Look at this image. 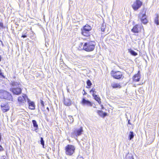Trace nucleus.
Returning <instances> with one entry per match:
<instances>
[{
  "mask_svg": "<svg viewBox=\"0 0 159 159\" xmlns=\"http://www.w3.org/2000/svg\"><path fill=\"white\" fill-rule=\"evenodd\" d=\"M40 104L41 106V109L42 111H44L45 110V109L44 107V104L43 102L40 100Z\"/></svg>",
  "mask_w": 159,
  "mask_h": 159,
  "instance_id": "23",
  "label": "nucleus"
},
{
  "mask_svg": "<svg viewBox=\"0 0 159 159\" xmlns=\"http://www.w3.org/2000/svg\"><path fill=\"white\" fill-rule=\"evenodd\" d=\"M26 37H27L26 35H23L21 36V37H23V38Z\"/></svg>",
  "mask_w": 159,
  "mask_h": 159,
  "instance_id": "36",
  "label": "nucleus"
},
{
  "mask_svg": "<svg viewBox=\"0 0 159 159\" xmlns=\"http://www.w3.org/2000/svg\"><path fill=\"white\" fill-rule=\"evenodd\" d=\"M87 85L89 87H90L92 85V83L91 81L89 80H88L87 81Z\"/></svg>",
  "mask_w": 159,
  "mask_h": 159,
  "instance_id": "29",
  "label": "nucleus"
},
{
  "mask_svg": "<svg viewBox=\"0 0 159 159\" xmlns=\"http://www.w3.org/2000/svg\"><path fill=\"white\" fill-rule=\"evenodd\" d=\"M4 150V149L2 147L1 145H0V152L3 151Z\"/></svg>",
  "mask_w": 159,
  "mask_h": 159,
  "instance_id": "34",
  "label": "nucleus"
},
{
  "mask_svg": "<svg viewBox=\"0 0 159 159\" xmlns=\"http://www.w3.org/2000/svg\"><path fill=\"white\" fill-rule=\"evenodd\" d=\"M70 118V122H73V119L72 116H69Z\"/></svg>",
  "mask_w": 159,
  "mask_h": 159,
  "instance_id": "33",
  "label": "nucleus"
},
{
  "mask_svg": "<svg viewBox=\"0 0 159 159\" xmlns=\"http://www.w3.org/2000/svg\"><path fill=\"white\" fill-rule=\"evenodd\" d=\"M46 109H48V111L49 110L48 107H46Z\"/></svg>",
  "mask_w": 159,
  "mask_h": 159,
  "instance_id": "40",
  "label": "nucleus"
},
{
  "mask_svg": "<svg viewBox=\"0 0 159 159\" xmlns=\"http://www.w3.org/2000/svg\"><path fill=\"white\" fill-rule=\"evenodd\" d=\"M134 133L132 131H130L129 134L128 139L131 140L134 138Z\"/></svg>",
  "mask_w": 159,
  "mask_h": 159,
  "instance_id": "21",
  "label": "nucleus"
},
{
  "mask_svg": "<svg viewBox=\"0 0 159 159\" xmlns=\"http://www.w3.org/2000/svg\"><path fill=\"white\" fill-rule=\"evenodd\" d=\"M140 78L139 74L138 73L134 76L133 80L134 82H138L139 81Z\"/></svg>",
  "mask_w": 159,
  "mask_h": 159,
  "instance_id": "16",
  "label": "nucleus"
},
{
  "mask_svg": "<svg viewBox=\"0 0 159 159\" xmlns=\"http://www.w3.org/2000/svg\"><path fill=\"white\" fill-rule=\"evenodd\" d=\"M86 57H87V58H88V57H90V58H93V56H92L88 55V56H87Z\"/></svg>",
  "mask_w": 159,
  "mask_h": 159,
  "instance_id": "35",
  "label": "nucleus"
},
{
  "mask_svg": "<svg viewBox=\"0 0 159 159\" xmlns=\"http://www.w3.org/2000/svg\"><path fill=\"white\" fill-rule=\"evenodd\" d=\"M26 99H27L28 98H27V96L25 95L19 97L18 100L19 103L22 104L25 102Z\"/></svg>",
  "mask_w": 159,
  "mask_h": 159,
  "instance_id": "9",
  "label": "nucleus"
},
{
  "mask_svg": "<svg viewBox=\"0 0 159 159\" xmlns=\"http://www.w3.org/2000/svg\"><path fill=\"white\" fill-rule=\"evenodd\" d=\"M129 52L131 55L133 56H135L137 55V53L136 52L131 49H129Z\"/></svg>",
  "mask_w": 159,
  "mask_h": 159,
  "instance_id": "24",
  "label": "nucleus"
},
{
  "mask_svg": "<svg viewBox=\"0 0 159 159\" xmlns=\"http://www.w3.org/2000/svg\"><path fill=\"white\" fill-rule=\"evenodd\" d=\"M142 5V2L139 0H136L134 2L132 7L134 10H137Z\"/></svg>",
  "mask_w": 159,
  "mask_h": 159,
  "instance_id": "7",
  "label": "nucleus"
},
{
  "mask_svg": "<svg viewBox=\"0 0 159 159\" xmlns=\"http://www.w3.org/2000/svg\"><path fill=\"white\" fill-rule=\"evenodd\" d=\"M156 17L154 19V22L157 25H159V16L158 14H156Z\"/></svg>",
  "mask_w": 159,
  "mask_h": 159,
  "instance_id": "20",
  "label": "nucleus"
},
{
  "mask_svg": "<svg viewBox=\"0 0 159 159\" xmlns=\"http://www.w3.org/2000/svg\"><path fill=\"white\" fill-rule=\"evenodd\" d=\"M82 29L89 31L91 30L92 28L90 26L87 24L84 26Z\"/></svg>",
  "mask_w": 159,
  "mask_h": 159,
  "instance_id": "19",
  "label": "nucleus"
},
{
  "mask_svg": "<svg viewBox=\"0 0 159 159\" xmlns=\"http://www.w3.org/2000/svg\"><path fill=\"white\" fill-rule=\"evenodd\" d=\"M75 150V147L71 145H68L65 147L66 153L67 155L71 156L74 152Z\"/></svg>",
  "mask_w": 159,
  "mask_h": 159,
  "instance_id": "5",
  "label": "nucleus"
},
{
  "mask_svg": "<svg viewBox=\"0 0 159 159\" xmlns=\"http://www.w3.org/2000/svg\"><path fill=\"white\" fill-rule=\"evenodd\" d=\"M64 103L65 105L69 106L71 105V102L70 99L67 98L64 99Z\"/></svg>",
  "mask_w": 159,
  "mask_h": 159,
  "instance_id": "17",
  "label": "nucleus"
},
{
  "mask_svg": "<svg viewBox=\"0 0 159 159\" xmlns=\"http://www.w3.org/2000/svg\"><path fill=\"white\" fill-rule=\"evenodd\" d=\"M141 22L145 24L148 23V20L146 18V19H145V20H143L141 21Z\"/></svg>",
  "mask_w": 159,
  "mask_h": 159,
  "instance_id": "31",
  "label": "nucleus"
},
{
  "mask_svg": "<svg viewBox=\"0 0 159 159\" xmlns=\"http://www.w3.org/2000/svg\"><path fill=\"white\" fill-rule=\"evenodd\" d=\"M4 28V26L3 23L2 22V20H0V28Z\"/></svg>",
  "mask_w": 159,
  "mask_h": 159,
  "instance_id": "30",
  "label": "nucleus"
},
{
  "mask_svg": "<svg viewBox=\"0 0 159 159\" xmlns=\"http://www.w3.org/2000/svg\"><path fill=\"white\" fill-rule=\"evenodd\" d=\"M82 103L83 105H86L89 106H92V104L91 103L89 100H86L84 98H83L82 101Z\"/></svg>",
  "mask_w": 159,
  "mask_h": 159,
  "instance_id": "11",
  "label": "nucleus"
},
{
  "mask_svg": "<svg viewBox=\"0 0 159 159\" xmlns=\"http://www.w3.org/2000/svg\"><path fill=\"white\" fill-rule=\"evenodd\" d=\"M0 75H1L2 76H3L2 73L1 71H0Z\"/></svg>",
  "mask_w": 159,
  "mask_h": 159,
  "instance_id": "37",
  "label": "nucleus"
},
{
  "mask_svg": "<svg viewBox=\"0 0 159 159\" xmlns=\"http://www.w3.org/2000/svg\"><path fill=\"white\" fill-rule=\"evenodd\" d=\"M12 87L10 90L14 94L19 95L21 92L20 88V84L17 82H13L11 83Z\"/></svg>",
  "mask_w": 159,
  "mask_h": 159,
  "instance_id": "2",
  "label": "nucleus"
},
{
  "mask_svg": "<svg viewBox=\"0 0 159 159\" xmlns=\"http://www.w3.org/2000/svg\"><path fill=\"white\" fill-rule=\"evenodd\" d=\"M112 76L114 78L117 79H121L123 77V73L120 71H112L111 72Z\"/></svg>",
  "mask_w": 159,
  "mask_h": 159,
  "instance_id": "6",
  "label": "nucleus"
},
{
  "mask_svg": "<svg viewBox=\"0 0 159 159\" xmlns=\"http://www.w3.org/2000/svg\"><path fill=\"white\" fill-rule=\"evenodd\" d=\"M1 56L0 55V62L1 61Z\"/></svg>",
  "mask_w": 159,
  "mask_h": 159,
  "instance_id": "41",
  "label": "nucleus"
},
{
  "mask_svg": "<svg viewBox=\"0 0 159 159\" xmlns=\"http://www.w3.org/2000/svg\"><path fill=\"white\" fill-rule=\"evenodd\" d=\"M1 138H2L1 135V134L0 133V141H1Z\"/></svg>",
  "mask_w": 159,
  "mask_h": 159,
  "instance_id": "39",
  "label": "nucleus"
},
{
  "mask_svg": "<svg viewBox=\"0 0 159 159\" xmlns=\"http://www.w3.org/2000/svg\"><path fill=\"white\" fill-rule=\"evenodd\" d=\"M97 113L98 115L102 118H104L105 116H107V113L103 112V111L102 110H98L97 111Z\"/></svg>",
  "mask_w": 159,
  "mask_h": 159,
  "instance_id": "14",
  "label": "nucleus"
},
{
  "mask_svg": "<svg viewBox=\"0 0 159 159\" xmlns=\"http://www.w3.org/2000/svg\"><path fill=\"white\" fill-rule=\"evenodd\" d=\"M46 106V107H47V106H46V104H45V105H44V106Z\"/></svg>",
  "mask_w": 159,
  "mask_h": 159,
  "instance_id": "42",
  "label": "nucleus"
},
{
  "mask_svg": "<svg viewBox=\"0 0 159 159\" xmlns=\"http://www.w3.org/2000/svg\"><path fill=\"white\" fill-rule=\"evenodd\" d=\"M128 124L129 125H131V123L130 122V120H128Z\"/></svg>",
  "mask_w": 159,
  "mask_h": 159,
  "instance_id": "38",
  "label": "nucleus"
},
{
  "mask_svg": "<svg viewBox=\"0 0 159 159\" xmlns=\"http://www.w3.org/2000/svg\"><path fill=\"white\" fill-rule=\"evenodd\" d=\"M142 28H143L142 25H136L131 30V31L134 33H138L140 32Z\"/></svg>",
  "mask_w": 159,
  "mask_h": 159,
  "instance_id": "8",
  "label": "nucleus"
},
{
  "mask_svg": "<svg viewBox=\"0 0 159 159\" xmlns=\"http://www.w3.org/2000/svg\"><path fill=\"white\" fill-rule=\"evenodd\" d=\"M1 109L3 112H5L9 109V107L7 104H2L1 105Z\"/></svg>",
  "mask_w": 159,
  "mask_h": 159,
  "instance_id": "10",
  "label": "nucleus"
},
{
  "mask_svg": "<svg viewBox=\"0 0 159 159\" xmlns=\"http://www.w3.org/2000/svg\"><path fill=\"white\" fill-rule=\"evenodd\" d=\"M95 89L94 88H93L90 91V92L91 93L92 92H93V94H95V93H96L95 91Z\"/></svg>",
  "mask_w": 159,
  "mask_h": 159,
  "instance_id": "32",
  "label": "nucleus"
},
{
  "mask_svg": "<svg viewBox=\"0 0 159 159\" xmlns=\"http://www.w3.org/2000/svg\"><path fill=\"white\" fill-rule=\"evenodd\" d=\"M81 34L83 35L86 37H88L90 35V33L89 31L85 30L83 29L81 30Z\"/></svg>",
  "mask_w": 159,
  "mask_h": 159,
  "instance_id": "12",
  "label": "nucleus"
},
{
  "mask_svg": "<svg viewBox=\"0 0 159 159\" xmlns=\"http://www.w3.org/2000/svg\"><path fill=\"white\" fill-rule=\"evenodd\" d=\"M0 98L9 101L12 100V97L11 94L3 90L0 91Z\"/></svg>",
  "mask_w": 159,
  "mask_h": 159,
  "instance_id": "4",
  "label": "nucleus"
},
{
  "mask_svg": "<svg viewBox=\"0 0 159 159\" xmlns=\"http://www.w3.org/2000/svg\"><path fill=\"white\" fill-rule=\"evenodd\" d=\"M126 159H134L133 155L131 153H128L126 156Z\"/></svg>",
  "mask_w": 159,
  "mask_h": 159,
  "instance_id": "22",
  "label": "nucleus"
},
{
  "mask_svg": "<svg viewBox=\"0 0 159 159\" xmlns=\"http://www.w3.org/2000/svg\"><path fill=\"white\" fill-rule=\"evenodd\" d=\"M40 144L42 145L43 148H44V142L42 138H40Z\"/></svg>",
  "mask_w": 159,
  "mask_h": 159,
  "instance_id": "28",
  "label": "nucleus"
},
{
  "mask_svg": "<svg viewBox=\"0 0 159 159\" xmlns=\"http://www.w3.org/2000/svg\"><path fill=\"white\" fill-rule=\"evenodd\" d=\"M106 25H104L103 24L102 25L101 27V30L102 32H104L105 31L106 29Z\"/></svg>",
  "mask_w": 159,
  "mask_h": 159,
  "instance_id": "26",
  "label": "nucleus"
},
{
  "mask_svg": "<svg viewBox=\"0 0 159 159\" xmlns=\"http://www.w3.org/2000/svg\"><path fill=\"white\" fill-rule=\"evenodd\" d=\"M27 101L29 104V108L32 110L34 109L35 108V107L34 102H31L28 99H27Z\"/></svg>",
  "mask_w": 159,
  "mask_h": 159,
  "instance_id": "13",
  "label": "nucleus"
},
{
  "mask_svg": "<svg viewBox=\"0 0 159 159\" xmlns=\"http://www.w3.org/2000/svg\"><path fill=\"white\" fill-rule=\"evenodd\" d=\"M111 85L112 87L114 88H117L120 87V85L118 83L113 84H111Z\"/></svg>",
  "mask_w": 159,
  "mask_h": 159,
  "instance_id": "25",
  "label": "nucleus"
},
{
  "mask_svg": "<svg viewBox=\"0 0 159 159\" xmlns=\"http://www.w3.org/2000/svg\"><path fill=\"white\" fill-rule=\"evenodd\" d=\"M32 123L34 126L35 128H37L38 127V125L37 124L36 121L34 120H32Z\"/></svg>",
  "mask_w": 159,
  "mask_h": 159,
  "instance_id": "27",
  "label": "nucleus"
},
{
  "mask_svg": "<svg viewBox=\"0 0 159 159\" xmlns=\"http://www.w3.org/2000/svg\"><path fill=\"white\" fill-rule=\"evenodd\" d=\"M92 95L93 97L94 98V99L96 101H97L99 104H100L101 103L100 98L97 95H95V94H93Z\"/></svg>",
  "mask_w": 159,
  "mask_h": 159,
  "instance_id": "18",
  "label": "nucleus"
},
{
  "mask_svg": "<svg viewBox=\"0 0 159 159\" xmlns=\"http://www.w3.org/2000/svg\"><path fill=\"white\" fill-rule=\"evenodd\" d=\"M147 17V16H146L145 13H140L139 14V19H141V21L143 20H145V19H146Z\"/></svg>",
  "mask_w": 159,
  "mask_h": 159,
  "instance_id": "15",
  "label": "nucleus"
},
{
  "mask_svg": "<svg viewBox=\"0 0 159 159\" xmlns=\"http://www.w3.org/2000/svg\"><path fill=\"white\" fill-rule=\"evenodd\" d=\"M93 42H88L85 43L84 44L83 43H80V47H83L84 50L87 52H90L94 50L95 44Z\"/></svg>",
  "mask_w": 159,
  "mask_h": 159,
  "instance_id": "1",
  "label": "nucleus"
},
{
  "mask_svg": "<svg viewBox=\"0 0 159 159\" xmlns=\"http://www.w3.org/2000/svg\"><path fill=\"white\" fill-rule=\"evenodd\" d=\"M83 132V128L82 127L74 128L73 132L71 133V136L72 138H75L81 135Z\"/></svg>",
  "mask_w": 159,
  "mask_h": 159,
  "instance_id": "3",
  "label": "nucleus"
}]
</instances>
